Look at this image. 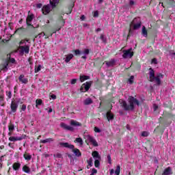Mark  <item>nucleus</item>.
I'll list each match as a JSON object with an SVG mask.
<instances>
[{"mask_svg": "<svg viewBox=\"0 0 175 175\" xmlns=\"http://www.w3.org/2000/svg\"><path fill=\"white\" fill-rule=\"evenodd\" d=\"M92 85V81H87L85 83L82 84L80 88L81 92H87L91 88V85Z\"/></svg>", "mask_w": 175, "mask_h": 175, "instance_id": "0eeeda50", "label": "nucleus"}, {"mask_svg": "<svg viewBox=\"0 0 175 175\" xmlns=\"http://www.w3.org/2000/svg\"><path fill=\"white\" fill-rule=\"evenodd\" d=\"M86 139H87L86 140L89 143H91L92 146H94V147H98V146H99V144H98V142H96V140L95 139V138H94V137L91 135H88L86 137Z\"/></svg>", "mask_w": 175, "mask_h": 175, "instance_id": "1a4fd4ad", "label": "nucleus"}, {"mask_svg": "<svg viewBox=\"0 0 175 175\" xmlns=\"http://www.w3.org/2000/svg\"><path fill=\"white\" fill-rule=\"evenodd\" d=\"M167 3L172 8H175V1L174 0H167Z\"/></svg>", "mask_w": 175, "mask_h": 175, "instance_id": "e433bc0d", "label": "nucleus"}, {"mask_svg": "<svg viewBox=\"0 0 175 175\" xmlns=\"http://www.w3.org/2000/svg\"><path fill=\"white\" fill-rule=\"evenodd\" d=\"M42 6H43V5H42V3H38V4L36 5V8H37L38 9H41Z\"/></svg>", "mask_w": 175, "mask_h": 175, "instance_id": "052dcab7", "label": "nucleus"}, {"mask_svg": "<svg viewBox=\"0 0 175 175\" xmlns=\"http://www.w3.org/2000/svg\"><path fill=\"white\" fill-rule=\"evenodd\" d=\"M83 103L85 106H88V105L92 104L93 101L91 98H88L83 101Z\"/></svg>", "mask_w": 175, "mask_h": 175, "instance_id": "cd10ccee", "label": "nucleus"}, {"mask_svg": "<svg viewBox=\"0 0 175 175\" xmlns=\"http://www.w3.org/2000/svg\"><path fill=\"white\" fill-rule=\"evenodd\" d=\"M73 57H74V55L72 53H70V54L66 55L65 62L66 64L70 62V59H72Z\"/></svg>", "mask_w": 175, "mask_h": 175, "instance_id": "5701e85b", "label": "nucleus"}, {"mask_svg": "<svg viewBox=\"0 0 175 175\" xmlns=\"http://www.w3.org/2000/svg\"><path fill=\"white\" fill-rule=\"evenodd\" d=\"M4 102L5 101L0 100V106H2V107L5 106V103Z\"/></svg>", "mask_w": 175, "mask_h": 175, "instance_id": "e2e57ef3", "label": "nucleus"}, {"mask_svg": "<svg viewBox=\"0 0 175 175\" xmlns=\"http://www.w3.org/2000/svg\"><path fill=\"white\" fill-rule=\"evenodd\" d=\"M0 100L5 101V97L3 96V95H0Z\"/></svg>", "mask_w": 175, "mask_h": 175, "instance_id": "69168bd1", "label": "nucleus"}, {"mask_svg": "<svg viewBox=\"0 0 175 175\" xmlns=\"http://www.w3.org/2000/svg\"><path fill=\"white\" fill-rule=\"evenodd\" d=\"M133 55V52H132V49L123 51V55H122L123 58H127L128 57H129L130 58H132Z\"/></svg>", "mask_w": 175, "mask_h": 175, "instance_id": "9d476101", "label": "nucleus"}, {"mask_svg": "<svg viewBox=\"0 0 175 175\" xmlns=\"http://www.w3.org/2000/svg\"><path fill=\"white\" fill-rule=\"evenodd\" d=\"M105 63H103L102 64V62L99 61V60H96L94 63V66H103V65Z\"/></svg>", "mask_w": 175, "mask_h": 175, "instance_id": "4c0bfd02", "label": "nucleus"}, {"mask_svg": "<svg viewBox=\"0 0 175 175\" xmlns=\"http://www.w3.org/2000/svg\"><path fill=\"white\" fill-rule=\"evenodd\" d=\"M133 26V29H139V28H141L142 27V21H140V18H135L133 21L131 22L130 27Z\"/></svg>", "mask_w": 175, "mask_h": 175, "instance_id": "423d86ee", "label": "nucleus"}, {"mask_svg": "<svg viewBox=\"0 0 175 175\" xmlns=\"http://www.w3.org/2000/svg\"><path fill=\"white\" fill-rule=\"evenodd\" d=\"M24 43H25L24 40H21V42H19V46L23 45V44Z\"/></svg>", "mask_w": 175, "mask_h": 175, "instance_id": "338daca9", "label": "nucleus"}, {"mask_svg": "<svg viewBox=\"0 0 175 175\" xmlns=\"http://www.w3.org/2000/svg\"><path fill=\"white\" fill-rule=\"evenodd\" d=\"M24 75H21L18 77V80L23 84H28V79L24 78Z\"/></svg>", "mask_w": 175, "mask_h": 175, "instance_id": "f3484780", "label": "nucleus"}, {"mask_svg": "<svg viewBox=\"0 0 175 175\" xmlns=\"http://www.w3.org/2000/svg\"><path fill=\"white\" fill-rule=\"evenodd\" d=\"M132 35H133V30H132V28L130 27L129 29V33L127 35V39L130 38Z\"/></svg>", "mask_w": 175, "mask_h": 175, "instance_id": "ea45409f", "label": "nucleus"}, {"mask_svg": "<svg viewBox=\"0 0 175 175\" xmlns=\"http://www.w3.org/2000/svg\"><path fill=\"white\" fill-rule=\"evenodd\" d=\"M50 6L49 5H44L42 8V14H44L45 16L46 14H49L51 12Z\"/></svg>", "mask_w": 175, "mask_h": 175, "instance_id": "4468645a", "label": "nucleus"}, {"mask_svg": "<svg viewBox=\"0 0 175 175\" xmlns=\"http://www.w3.org/2000/svg\"><path fill=\"white\" fill-rule=\"evenodd\" d=\"M8 146H9V147H10V148H13V144L9 143Z\"/></svg>", "mask_w": 175, "mask_h": 175, "instance_id": "774afa93", "label": "nucleus"}, {"mask_svg": "<svg viewBox=\"0 0 175 175\" xmlns=\"http://www.w3.org/2000/svg\"><path fill=\"white\" fill-rule=\"evenodd\" d=\"M79 80L81 83L85 81V80H90V76L88 75H81L79 77Z\"/></svg>", "mask_w": 175, "mask_h": 175, "instance_id": "a878e982", "label": "nucleus"}, {"mask_svg": "<svg viewBox=\"0 0 175 175\" xmlns=\"http://www.w3.org/2000/svg\"><path fill=\"white\" fill-rule=\"evenodd\" d=\"M167 118H171L172 121H175V114H173L172 112L163 111V117L159 118V124L164 125V126H169L172 124V121L166 120Z\"/></svg>", "mask_w": 175, "mask_h": 175, "instance_id": "f03ea898", "label": "nucleus"}, {"mask_svg": "<svg viewBox=\"0 0 175 175\" xmlns=\"http://www.w3.org/2000/svg\"><path fill=\"white\" fill-rule=\"evenodd\" d=\"M173 174V172H172V168L170 167H168L165 168L162 173V175H170Z\"/></svg>", "mask_w": 175, "mask_h": 175, "instance_id": "a211bd4d", "label": "nucleus"}, {"mask_svg": "<svg viewBox=\"0 0 175 175\" xmlns=\"http://www.w3.org/2000/svg\"><path fill=\"white\" fill-rule=\"evenodd\" d=\"M70 125H72V126H81V123H80L75 120H71Z\"/></svg>", "mask_w": 175, "mask_h": 175, "instance_id": "b1692460", "label": "nucleus"}, {"mask_svg": "<svg viewBox=\"0 0 175 175\" xmlns=\"http://www.w3.org/2000/svg\"><path fill=\"white\" fill-rule=\"evenodd\" d=\"M94 131L96 133H100V132H102V131H100V129L96 126L94 127Z\"/></svg>", "mask_w": 175, "mask_h": 175, "instance_id": "09e8293b", "label": "nucleus"}, {"mask_svg": "<svg viewBox=\"0 0 175 175\" xmlns=\"http://www.w3.org/2000/svg\"><path fill=\"white\" fill-rule=\"evenodd\" d=\"M50 98H51V99H53V100H55V99H57V96L55 94H51Z\"/></svg>", "mask_w": 175, "mask_h": 175, "instance_id": "13d9d810", "label": "nucleus"}, {"mask_svg": "<svg viewBox=\"0 0 175 175\" xmlns=\"http://www.w3.org/2000/svg\"><path fill=\"white\" fill-rule=\"evenodd\" d=\"M23 172H25V173H31V168L28 167L27 165H24L22 168Z\"/></svg>", "mask_w": 175, "mask_h": 175, "instance_id": "2f4dec72", "label": "nucleus"}, {"mask_svg": "<svg viewBox=\"0 0 175 175\" xmlns=\"http://www.w3.org/2000/svg\"><path fill=\"white\" fill-rule=\"evenodd\" d=\"M50 5L52 6L53 9H54V8H56L57 5L58 4V0H50Z\"/></svg>", "mask_w": 175, "mask_h": 175, "instance_id": "7c9ffc66", "label": "nucleus"}, {"mask_svg": "<svg viewBox=\"0 0 175 175\" xmlns=\"http://www.w3.org/2000/svg\"><path fill=\"white\" fill-rule=\"evenodd\" d=\"M43 105V100L42 99H37L36 100V107L39 109V106H42Z\"/></svg>", "mask_w": 175, "mask_h": 175, "instance_id": "c85d7f7f", "label": "nucleus"}, {"mask_svg": "<svg viewBox=\"0 0 175 175\" xmlns=\"http://www.w3.org/2000/svg\"><path fill=\"white\" fill-rule=\"evenodd\" d=\"M24 31H25V28L19 27L14 31V33H21V32H24Z\"/></svg>", "mask_w": 175, "mask_h": 175, "instance_id": "473e14b6", "label": "nucleus"}, {"mask_svg": "<svg viewBox=\"0 0 175 175\" xmlns=\"http://www.w3.org/2000/svg\"><path fill=\"white\" fill-rule=\"evenodd\" d=\"M33 14H28L27 17L26 18V24L27 25V27H33V25H32V20H33Z\"/></svg>", "mask_w": 175, "mask_h": 175, "instance_id": "9b49d317", "label": "nucleus"}, {"mask_svg": "<svg viewBox=\"0 0 175 175\" xmlns=\"http://www.w3.org/2000/svg\"><path fill=\"white\" fill-rule=\"evenodd\" d=\"M60 126L61 128H63V129H65L66 131H70V132H73V131H75V128L65 124L64 122H62L60 124Z\"/></svg>", "mask_w": 175, "mask_h": 175, "instance_id": "ddd939ff", "label": "nucleus"}, {"mask_svg": "<svg viewBox=\"0 0 175 175\" xmlns=\"http://www.w3.org/2000/svg\"><path fill=\"white\" fill-rule=\"evenodd\" d=\"M105 64H106L107 66H114L116 65V59H112L109 62L105 61Z\"/></svg>", "mask_w": 175, "mask_h": 175, "instance_id": "412c9836", "label": "nucleus"}, {"mask_svg": "<svg viewBox=\"0 0 175 175\" xmlns=\"http://www.w3.org/2000/svg\"><path fill=\"white\" fill-rule=\"evenodd\" d=\"M129 5L130 6H133V5H135V1H133V0H131L129 2Z\"/></svg>", "mask_w": 175, "mask_h": 175, "instance_id": "0e129e2a", "label": "nucleus"}, {"mask_svg": "<svg viewBox=\"0 0 175 175\" xmlns=\"http://www.w3.org/2000/svg\"><path fill=\"white\" fill-rule=\"evenodd\" d=\"M75 143H79L80 146H83V139L81 137H77L75 139Z\"/></svg>", "mask_w": 175, "mask_h": 175, "instance_id": "72a5a7b5", "label": "nucleus"}, {"mask_svg": "<svg viewBox=\"0 0 175 175\" xmlns=\"http://www.w3.org/2000/svg\"><path fill=\"white\" fill-rule=\"evenodd\" d=\"M9 57V59H6L5 62L2 65L3 69H8V66H9V63L16 64L15 58H10V54L7 55Z\"/></svg>", "mask_w": 175, "mask_h": 175, "instance_id": "6e6552de", "label": "nucleus"}, {"mask_svg": "<svg viewBox=\"0 0 175 175\" xmlns=\"http://www.w3.org/2000/svg\"><path fill=\"white\" fill-rule=\"evenodd\" d=\"M6 96H8V99H12V92L11 91H7L6 92Z\"/></svg>", "mask_w": 175, "mask_h": 175, "instance_id": "49530a36", "label": "nucleus"}, {"mask_svg": "<svg viewBox=\"0 0 175 175\" xmlns=\"http://www.w3.org/2000/svg\"><path fill=\"white\" fill-rule=\"evenodd\" d=\"M120 172H121V166L117 165L116 169L115 170V174L120 175Z\"/></svg>", "mask_w": 175, "mask_h": 175, "instance_id": "f704fd0d", "label": "nucleus"}, {"mask_svg": "<svg viewBox=\"0 0 175 175\" xmlns=\"http://www.w3.org/2000/svg\"><path fill=\"white\" fill-rule=\"evenodd\" d=\"M92 157H93L94 159H100V155H99V152L98 151L92 152Z\"/></svg>", "mask_w": 175, "mask_h": 175, "instance_id": "393cba45", "label": "nucleus"}, {"mask_svg": "<svg viewBox=\"0 0 175 175\" xmlns=\"http://www.w3.org/2000/svg\"><path fill=\"white\" fill-rule=\"evenodd\" d=\"M133 79H135V77L133 75L131 76L129 79V82L130 84H133Z\"/></svg>", "mask_w": 175, "mask_h": 175, "instance_id": "de8ad7c7", "label": "nucleus"}, {"mask_svg": "<svg viewBox=\"0 0 175 175\" xmlns=\"http://www.w3.org/2000/svg\"><path fill=\"white\" fill-rule=\"evenodd\" d=\"M8 129H9L10 132H13L14 131V124H10L8 126Z\"/></svg>", "mask_w": 175, "mask_h": 175, "instance_id": "79ce46f5", "label": "nucleus"}, {"mask_svg": "<svg viewBox=\"0 0 175 175\" xmlns=\"http://www.w3.org/2000/svg\"><path fill=\"white\" fill-rule=\"evenodd\" d=\"M21 167V163L17 162V163H14L12 165V169L13 170H15L17 172V170H20V168Z\"/></svg>", "mask_w": 175, "mask_h": 175, "instance_id": "6ab92c4d", "label": "nucleus"}, {"mask_svg": "<svg viewBox=\"0 0 175 175\" xmlns=\"http://www.w3.org/2000/svg\"><path fill=\"white\" fill-rule=\"evenodd\" d=\"M18 107V104L17 103V102L12 100L10 105V109H11L12 113H16L17 111Z\"/></svg>", "mask_w": 175, "mask_h": 175, "instance_id": "f8f14e48", "label": "nucleus"}, {"mask_svg": "<svg viewBox=\"0 0 175 175\" xmlns=\"http://www.w3.org/2000/svg\"><path fill=\"white\" fill-rule=\"evenodd\" d=\"M142 33L145 38H147V36H148V32L147 31V29H146L145 26L142 27Z\"/></svg>", "mask_w": 175, "mask_h": 175, "instance_id": "c756f323", "label": "nucleus"}, {"mask_svg": "<svg viewBox=\"0 0 175 175\" xmlns=\"http://www.w3.org/2000/svg\"><path fill=\"white\" fill-rule=\"evenodd\" d=\"M149 81L151 83L155 81L157 84V85H161V79H163V75L162 73L158 74L155 77V71L152 68H149Z\"/></svg>", "mask_w": 175, "mask_h": 175, "instance_id": "7ed1b4c3", "label": "nucleus"}, {"mask_svg": "<svg viewBox=\"0 0 175 175\" xmlns=\"http://www.w3.org/2000/svg\"><path fill=\"white\" fill-rule=\"evenodd\" d=\"M93 17H99V12L98 11L94 12Z\"/></svg>", "mask_w": 175, "mask_h": 175, "instance_id": "4d7b16f0", "label": "nucleus"}, {"mask_svg": "<svg viewBox=\"0 0 175 175\" xmlns=\"http://www.w3.org/2000/svg\"><path fill=\"white\" fill-rule=\"evenodd\" d=\"M25 110H27V105L23 104L20 108V112L21 113V111H25Z\"/></svg>", "mask_w": 175, "mask_h": 175, "instance_id": "a18cd8bd", "label": "nucleus"}, {"mask_svg": "<svg viewBox=\"0 0 175 175\" xmlns=\"http://www.w3.org/2000/svg\"><path fill=\"white\" fill-rule=\"evenodd\" d=\"M23 158L25 159V161H31V159H32V155L27 152H25L23 154Z\"/></svg>", "mask_w": 175, "mask_h": 175, "instance_id": "aec40b11", "label": "nucleus"}, {"mask_svg": "<svg viewBox=\"0 0 175 175\" xmlns=\"http://www.w3.org/2000/svg\"><path fill=\"white\" fill-rule=\"evenodd\" d=\"M58 20L59 21H63V24H65V21H64V16L62 15H59Z\"/></svg>", "mask_w": 175, "mask_h": 175, "instance_id": "3c124183", "label": "nucleus"}, {"mask_svg": "<svg viewBox=\"0 0 175 175\" xmlns=\"http://www.w3.org/2000/svg\"><path fill=\"white\" fill-rule=\"evenodd\" d=\"M129 103H126V101L122 100L120 103V105L122 107H123L124 110L126 111H129V110H135V105H137V106L140 105V102H139L135 97L133 96H129Z\"/></svg>", "mask_w": 175, "mask_h": 175, "instance_id": "f257e3e1", "label": "nucleus"}, {"mask_svg": "<svg viewBox=\"0 0 175 175\" xmlns=\"http://www.w3.org/2000/svg\"><path fill=\"white\" fill-rule=\"evenodd\" d=\"M41 69H42L41 65H38V67H35V69H34L35 73H38V72H40Z\"/></svg>", "mask_w": 175, "mask_h": 175, "instance_id": "37998d69", "label": "nucleus"}, {"mask_svg": "<svg viewBox=\"0 0 175 175\" xmlns=\"http://www.w3.org/2000/svg\"><path fill=\"white\" fill-rule=\"evenodd\" d=\"M76 83H77V79H71L70 84L73 85V84H76Z\"/></svg>", "mask_w": 175, "mask_h": 175, "instance_id": "6e6d98bb", "label": "nucleus"}, {"mask_svg": "<svg viewBox=\"0 0 175 175\" xmlns=\"http://www.w3.org/2000/svg\"><path fill=\"white\" fill-rule=\"evenodd\" d=\"M72 51L75 53V55H82L81 58L82 59H85V61L87 60V55L90 54V49H85L83 51H80L79 49H76Z\"/></svg>", "mask_w": 175, "mask_h": 175, "instance_id": "39448f33", "label": "nucleus"}, {"mask_svg": "<svg viewBox=\"0 0 175 175\" xmlns=\"http://www.w3.org/2000/svg\"><path fill=\"white\" fill-rule=\"evenodd\" d=\"M96 173H98V170L95 169V168H92V174H96Z\"/></svg>", "mask_w": 175, "mask_h": 175, "instance_id": "864d4df0", "label": "nucleus"}, {"mask_svg": "<svg viewBox=\"0 0 175 175\" xmlns=\"http://www.w3.org/2000/svg\"><path fill=\"white\" fill-rule=\"evenodd\" d=\"M23 137H14V136H11L8 138V140L10 142H20L21 140H23Z\"/></svg>", "mask_w": 175, "mask_h": 175, "instance_id": "dca6fc26", "label": "nucleus"}, {"mask_svg": "<svg viewBox=\"0 0 175 175\" xmlns=\"http://www.w3.org/2000/svg\"><path fill=\"white\" fill-rule=\"evenodd\" d=\"M107 159H108V163H109V165H111V156L110 154L107 155Z\"/></svg>", "mask_w": 175, "mask_h": 175, "instance_id": "5fc2aeb1", "label": "nucleus"}, {"mask_svg": "<svg viewBox=\"0 0 175 175\" xmlns=\"http://www.w3.org/2000/svg\"><path fill=\"white\" fill-rule=\"evenodd\" d=\"M100 159H96L94 161V166L95 167H99V166H100Z\"/></svg>", "mask_w": 175, "mask_h": 175, "instance_id": "58836bf2", "label": "nucleus"}, {"mask_svg": "<svg viewBox=\"0 0 175 175\" xmlns=\"http://www.w3.org/2000/svg\"><path fill=\"white\" fill-rule=\"evenodd\" d=\"M59 144L60 145V147L70 148V150H72V152L76 157H81V152H80V150L77 149V148H75V145L69 144L68 142H59Z\"/></svg>", "mask_w": 175, "mask_h": 175, "instance_id": "20e7f679", "label": "nucleus"}, {"mask_svg": "<svg viewBox=\"0 0 175 175\" xmlns=\"http://www.w3.org/2000/svg\"><path fill=\"white\" fill-rule=\"evenodd\" d=\"M80 18H81V21H84V20H85V15H81Z\"/></svg>", "mask_w": 175, "mask_h": 175, "instance_id": "680f3d73", "label": "nucleus"}, {"mask_svg": "<svg viewBox=\"0 0 175 175\" xmlns=\"http://www.w3.org/2000/svg\"><path fill=\"white\" fill-rule=\"evenodd\" d=\"M149 135H150V133H148V131H143L142 133V136L143 137H147Z\"/></svg>", "mask_w": 175, "mask_h": 175, "instance_id": "c03bdc74", "label": "nucleus"}, {"mask_svg": "<svg viewBox=\"0 0 175 175\" xmlns=\"http://www.w3.org/2000/svg\"><path fill=\"white\" fill-rule=\"evenodd\" d=\"M92 161H93L92 157H90L88 160H87L88 165V166H90V167H92V165H93Z\"/></svg>", "mask_w": 175, "mask_h": 175, "instance_id": "a19ab883", "label": "nucleus"}, {"mask_svg": "<svg viewBox=\"0 0 175 175\" xmlns=\"http://www.w3.org/2000/svg\"><path fill=\"white\" fill-rule=\"evenodd\" d=\"M54 158H62V154L57 153L56 154L53 155Z\"/></svg>", "mask_w": 175, "mask_h": 175, "instance_id": "8fccbe9b", "label": "nucleus"}, {"mask_svg": "<svg viewBox=\"0 0 175 175\" xmlns=\"http://www.w3.org/2000/svg\"><path fill=\"white\" fill-rule=\"evenodd\" d=\"M19 49L22 50V53H25V54H29V46H20Z\"/></svg>", "mask_w": 175, "mask_h": 175, "instance_id": "2eb2a0df", "label": "nucleus"}, {"mask_svg": "<svg viewBox=\"0 0 175 175\" xmlns=\"http://www.w3.org/2000/svg\"><path fill=\"white\" fill-rule=\"evenodd\" d=\"M151 64H154V65H157V64H158V60L156 58H153L151 60Z\"/></svg>", "mask_w": 175, "mask_h": 175, "instance_id": "603ef678", "label": "nucleus"}, {"mask_svg": "<svg viewBox=\"0 0 175 175\" xmlns=\"http://www.w3.org/2000/svg\"><path fill=\"white\" fill-rule=\"evenodd\" d=\"M54 142V139L53 138H47L46 139H42L40 141V143H42V144H46V143H51Z\"/></svg>", "mask_w": 175, "mask_h": 175, "instance_id": "bb28decb", "label": "nucleus"}, {"mask_svg": "<svg viewBox=\"0 0 175 175\" xmlns=\"http://www.w3.org/2000/svg\"><path fill=\"white\" fill-rule=\"evenodd\" d=\"M107 118L108 121H110V120H114V114L111 113V111H108L107 112Z\"/></svg>", "mask_w": 175, "mask_h": 175, "instance_id": "4be33fe9", "label": "nucleus"}, {"mask_svg": "<svg viewBox=\"0 0 175 175\" xmlns=\"http://www.w3.org/2000/svg\"><path fill=\"white\" fill-rule=\"evenodd\" d=\"M100 40H102L103 43H105V44L107 43V40L106 39V37L105 36V35L101 34L100 36Z\"/></svg>", "mask_w": 175, "mask_h": 175, "instance_id": "c9c22d12", "label": "nucleus"}, {"mask_svg": "<svg viewBox=\"0 0 175 175\" xmlns=\"http://www.w3.org/2000/svg\"><path fill=\"white\" fill-rule=\"evenodd\" d=\"M159 106L157 105L156 104L153 105V109H154V111H157V110L159 109Z\"/></svg>", "mask_w": 175, "mask_h": 175, "instance_id": "bf43d9fd", "label": "nucleus"}]
</instances>
